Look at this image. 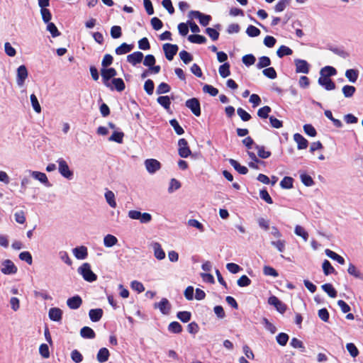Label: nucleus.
<instances>
[{"mask_svg":"<svg viewBox=\"0 0 363 363\" xmlns=\"http://www.w3.org/2000/svg\"><path fill=\"white\" fill-rule=\"evenodd\" d=\"M79 274L82 276L84 279L89 282H93L97 279V276L91 269V266L89 263L82 264L77 269Z\"/></svg>","mask_w":363,"mask_h":363,"instance_id":"f257e3e1","label":"nucleus"},{"mask_svg":"<svg viewBox=\"0 0 363 363\" xmlns=\"http://www.w3.org/2000/svg\"><path fill=\"white\" fill-rule=\"evenodd\" d=\"M101 74L104 84L110 89L113 90V87L111 86L109 81L111 79H113L115 78V77L117 75L116 70L113 67L102 68L101 69Z\"/></svg>","mask_w":363,"mask_h":363,"instance_id":"f03ea898","label":"nucleus"},{"mask_svg":"<svg viewBox=\"0 0 363 363\" xmlns=\"http://www.w3.org/2000/svg\"><path fill=\"white\" fill-rule=\"evenodd\" d=\"M128 217L133 220H139L141 223H148L152 220V216L149 213H141L136 210L129 211Z\"/></svg>","mask_w":363,"mask_h":363,"instance_id":"7ed1b4c3","label":"nucleus"},{"mask_svg":"<svg viewBox=\"0 0 363 363\" xmlns=\"http://www.w3.org/2000/svg\"><path fill=\"white\" fill-rule=\"evenodd\" d=\"M188 17L190 18H194L199 19V23L202 26H208L211 21V16L210 15L204 14L199 11H189Z\"/></svg>","mask_w":363,"mask_h":363,"instance_id":"20e7f679","label":"nucleus"},{"mask_svg":"<svg viewBox=\"0 0 363 363\" xmlns=\"http://www.w3.org/2000/svg\"><path fill=\"white\" fill-rule=\"evenodd\" d=\"M57 162L60 174L67 179H71L73 177V172L69 169L67 162L62 158L58 159Z\"/></svg>","mask_w":363,"mask_h":363,"instance_id":"39448f33","label":"nucleus"},{"mask_svg":"<svg viewBox=\"0 0 363 363\" xmlns=\"http://www.w3.org/2000/svg\"><path fill=\"white\" fill-rule=\"evenodd\" d=\"M178 154L181 157L186 158L191 155V151L186 139H179L178 141Z\"/></svg>","mask_w":363,"mask_h":363,"instance_id":"423d86ee","label":"nucleus"},{"mask_svg":"<svg viewBox=\"0 0 363 363\" xmlns=\"http://www.w3.org/2000/svg\"><path fill=\"white\" fill-rule=\"evenodd\" d=\"M185 105L196 116H199L201 115V104L198 99L191 98L188 99L186 101Z\"/></svg>","mask_w":363,"mask_h":363,"instance_id":"0eeeda50","label":"nucleus"},{"mask_svg":"<svg viewBox=\"0 0 363 363\" xmlns=\"http://www.w3.org/2000/svg\"><path fill=\"white\" fill-rule=\"evenodd\" d=\"M163 50L166 58L171 61L173 60L174 55L177 54L179 47L175 44L165 43L163 45Z\"/></svg>","mask_w":363,"mask_h":363,"instance_id":"6e6552de","label":"nucleus"},{"mask_svg":"<svg viewBox=\"0 0 363 363\" xmlns=\"http://www.w3.org/2000/svg\"><path fill=\"white\" fill-rule=\"evenodd\" d=\"M268 303L269 305L274 306L277 311L280 313L283 314L286 312L287 309V306L285 303L281 301L277 296H271L268 298Z\"/></svg>","mask_w":363,"mask_h":363,"instance_id":"1a4fd4ad","label":"nucleus"},{"mask_svg":"<svg viewBox=\"0 0 363 363\" xmlns=\"http://www.w3.org/2000/svg\"><path fill=\"white\" fill-rule=\"evenodd\" d=\"M171 308L172 306L166 298H162L160 302L154 303V308H158L163 315H168Z\"/></svg>","mask_w":363,"mask_h":363,"instance_id":"9d476101","label":"nucleus"},{"mask_svg":"<svg viewBox=\"0 0 363 363\" xmlns=\"http://www.w3.org/2000/svg\"><path fill=\"white\" fill-rule=\"evenodd\" d=\"M28 75V69L25 65H21L17 69L16 83L18 86H22Z\"/></svg>","mask_w":363,"mask_h":363,"instance_id":"9b49d317","label":"nucleus"},{"mask_svg":"<svg viewBox=\"0 0 363 363\" xmlns=\"http://www.w3.org/2000/svg\"><path fill=\"white\" fill-rule=\"evenodd\" d=\"M144 164L150 174H154L161 168L160 162L155 159H147L145 160Z\"/></svg>","mask_w":363,"mask_h":363,"instance_id":"f8f14e48","label":"nucleus"},{"mask_svg":"<svg viewBox=\"0 0 363 363\" xmlns=\"http://www.w3.org/2000/svg\"><path fill=\"white\" fill-rule=\"evenodd\" d=\"M1 272L4 274H14L17 272V267L10 259H5L2 262Z\"/></svg>","mask_w":363,"mask_h":363,"instance_id":"ddd939ff","label":"nucleus"},{"mask_svg":"<svg viewBox=\"0 0 363 363\" xmlns=\"http://www.w3.org/2000/svg\"><path fill=\"white\" fill-rule=\"evenodd\" d=\"M294 64L296 65V73L308 74L309 72V64L306 60L301 59H295Z\"/></svg>","mask_w":363,"mask_h":363,"instance_id":"4468645a","label":"nucleus"},{"mask_svg":"<svg viewBox=\"0 0 363 363\" xmlns=\"http://www.w3.org/2000/svg\"><path fill=\"white\" fill-rule=\"evenodd\" d=\"M29 172L35 179L38 180L48 187L51 186V184L49 182L47 175L45 173L31 170H30Z\"/></svg>","mask_w":363,"mask_h":363,"instance_id":"2eb2a0df","label":"nucleus"},{"mask_svg":"<svg viewBox=\"0 0 363 363\" xmlns=\"http://www.w3.org/2000/svg\"><path fill=\"white\" fill-rule=\"evenodd\" d=\"M318 82L320 86H323L328 91L333 90L336 87L335 82L330 78L321 75L319 77Z\"/></svg>","mask_w":363,"mask_h":363,"instance_id":"dca6fc26","label":"nucleus"},{"mask_svg":"<svg viewBox=\"0 0 363 363\" xmlns=\"http://www.w3.org/2000/svg\"><path fill=\"white\" fill-rule=\"evenodd\" d=\"M82 304V299L79 295H75L67 300V305L70 309H78Z\"/></svg>","mask_w":363,"mask_h":363,"instance_id":"f3484780","label":"nucleus"},{"mask_svg":"<svg viewBox=\"0 0 363 363\" xmlns=\"http://www.w3.org/2000/svg\"><path fill=\"white\" fill-rule=\"evenodd\" d=\"M143 57V54L141 52H134L127 56V61L133 66H135L142 62Z\"/></svg>","mask_w":363,"mask_h":363,"instance_id":"a211bd4d","label":"nucleus"},{"mask_svg":"<svg viewBox=\"0 0 363 363\" xmlns=\"http://www.w3.org/2000/svg\"><path fill=\"white\" fill-rule=\"evenodd\" d=\"M48 316L51 320L60 322L62 318V311L59 308H51L49 310Z\"/></svg>","mask_w":363,"mask_h":363,"instance_id":"6ab92c4d","label":"nucleus"},{"mask_svg":"<svg viewBox=\"0 0 363 363\" xmlns=\"http://www.w3.org/2000/svg\"><path fill=\"white\" fill-rule=\"evenodd\" d=\"M152 247L154 251V256L155 257L156 259H157L158 260H162L165 258V252L159 242H152Z\"/></svg>","mask_w":363,"mask_h":363,"instance_id":"aec40b11","label":"nucleus"},{"mask_svg":"<svg viewBox=\"0 0 363 363\" xmlns=\"http://www.w3.org/2000/svg\"><path fill=\"white\" fill-rule=\"evenodd\" d=\"M294 140L297 143V148L298 150H303L307 148L308 142L302 135L299 133H295L294 135Z\"/></svg>","mask_w":363,"mask_h":363,"instance_id":"412c9836","label":"nucleus"},{"mask_svg":"<svg viewBox=\"0 0 363 363\" xmlns=\"http://www.w3.org/2000/svg\"><path fill=\"white\" fill-rule=\"evenodd\" d=\"M73 254L78 259H84L88 256L87 247L85 246L77 247L73 249Z\"/></svg>","mask_w":363,"mask_h":363,"instance_id":"4be33fe9","label":"nucleus"},{"mask_svg":"<svg viewBox=\"0 0 363 363\" xmlns=\"http://www.w3.org/2000/svg\"><path fill=\"white\" fill-rule=\"evenodd\" d=\"M247 155L249 156V157L251 159V162H249L248 165L250 167L252 168V169H259V167L257 165V164H264V162L259 160L257 156L256 155L252 152H250L248 151L247 152Z\"/></svg>","mask_w":363,"mask_h":363,"instance_id":"5701e85b","label":"nucleus"},{"mask_svg":"<svg viewBox=\"0 0 363 363\" xmlns=\"http://www.w3.org/2000/svg\"><path fill=\"white\" fill-rule=\"evenodd\" d=\"M228 162L230 165L233 167V168L240 174H246L248 172V169L245 166H242L237 160L234 159H229Z\"/></svg>","mask_w":363,"mask_h":363,"instance_id":"b1692460","label":"nucleus"},{"mask_svg":"<svg viewBox=\"0 0 363 363\" xmlns=\"http://www.w3.org/2000/svg\"><path fill=\"white\" fill-rule=\"evenodd\" d=\"M133 49V45H129L126 43H123L120 46L116 48L115 52L116 55H121L130 52Z\"/></svg>","mask_w":363,"mask_h":363,"instance_id":"393cba45","label":"nucleus"},{"mask_svg":"<svg viewBox=\"0 0 363 363\" xmlns=\"http://www.w3.org/2000/svg\"><path fill=\"white\" fill-rule=\"evenodd\" d=\"M80 335L83 338L94 339L96 337V333L90 327L84 326L80 330Z\"/></svg>","mask_w":363,"mask_h":363,"instance_id":"a878e982","label":"nucleus"},{"mask_svg":"<svg viewBox=\"0 0 363 363\" xmlns=\"http://www.w3.org/2000/svg\"><path fill=\"white\" fill-rule=\"evenodd\" d=\"M110 353L106 347H102L99 350L96 355V359L99 362L103 363L108 359Z\"/></svg>","mask_w":363,"mask_h":363,"instance_id":"bb28decb","label":"nucleus"},{"mask_svg":"<svg viewBox=\"0 0 363 363\" xmlns=\"http://www.w3.org/2000/svg\"><path fill=\"white\" fill-rule=\"evenodd\" d=\"M345 77L351 83H355L359 77V70L356 69H349L345 72Z\"/></svg>","mask_w":363,"mask_h":363,"instance_id":"cd10ccee","label":"nucleus"},{"mask_svg":"<svg viewBox=\"0 0 363 363\" xmlns=\"http://www.w3.org/2000/svg\"><path fill=\"white\" fill-rule=\"evenodd\" d=\"M89 315L91 321L98 322L103 315V310L101 308L91 309Z\"/></svg>","mask_w":363,"mask_h":363,"instance_id":"c85d7f7f","label":"nucleus"},{"mask_svg":"<svg viewBox=\"0 0 363 363\" xmlns=\"http://www.w3.org/2000/svg\"><path fill=\"white\" fill-rule=\"evenodd\" d=\"M111 83L113 89H116L117 91L121 92L125 88V83L121 78H113L111 80Z\"/></svg>","mask_w":363,"mask_h":363,"instance_id":"c756f323","label":"nucleus"},{"mask_svg":"<svg viewBox=\"0 0 363 363\" xmlns=\"http://www.w3.org/2000/svg\"><path fill=\"white\" fill-rule=\"evenodd\" d=\"M325 252V255L328 257H330V259H332L333 260L337 261L339 264H345V259L342 257H341L340 255H339L338 254H337L336 252H335L329 249H326Z\"/></svg>","mask_w":363,"mask_h":363,"instance_id":"7c9ffc66","label":"nucleus"},{"mask_svg":"<svg viewBox=\"0 0 363 363\" xmlns=\"http://www.w3.org/2000/svg\"><path fill=\"white\" fill-rule=\"evenodd\" d=\"M157 103L161 105L165 110L169 111L170 108L171 101L169 96H160L157 99Z\"/></svg>","mask_w":363,"mask_h":363,"instance_id":"2f4dec72","label":"nucleus"},{"mask_svg":"<svg viewBox=\"0 0 363 363\" xmlns=\"http://www.w3.org/2000/svg\"><path fill=\"white\" fill-rule=\"evenodd\" d=\"M321 76L330 78L337 74L336 69L331 66H325L320 69Z\"/></svg>","mask_w":363,"mask_h":363,"instance_id":"473e14b6","label":"nucleus"},{"mask_svg":"<svg viewBox=\"0 0 363 363\" xmlns=\"http://www.w3.org/2000/svg\"><path fill=\"white\" fill-rule=\"evenodd\" d=\"M188 40L192 43L203 44L206 42V38L203 35L193 34L188 36Z\"/></svg>","mask_w":363,"mask_h":363,"instance_id":"72a5a7b5","label":"nucleus"},{"mask_svg":"<svg viewBox=\"0 0 363 363\" xmlns=\"http://www.w3.org/2000/svg\"><path fill=\"white\" fill-rule=\"evenodd\" d=\"M117 242V238L111 234L106 235L104 238V244L106 247H111L113 245H116Z\"/></svg>","mask_w":363,"mask_h":363,"instance_id":"f704fd0d","label":"nucleus"},{"mask_svg":"<svg viewBox=\"0 0 363 363\" xmlns=\"http://www.w3.org/2000/svg\"><path fill=\"white\" fill-rule=\"evenodd\" d=\"M321 288L330 297L335 298L337 296V291L331 284H324Z\"/></svg>","mask_w":363,"mask_h":363,"instance_id":"c9c22d12","label":"nucleus"},{"mask_svg":"<svg viewBox=\"0 0 363 363\" xmlns=\"http://www.w3.org/2000/svg\"><path fill=\"white\" fill-rule=\"evenodd\" d=\"M255 148L257 150V155L262 159H267L271 156L270 151H266L262 145H255Z\"/></svg>","mask_w":363,"mask_h":363,"instance_id":"e433bc0d","label":"nucleus"},{"mask_svg":"<svg viewBox=\"0 0 363 363\" xmlns=\"http://www.w3.org/2000/svg\"><path fill=\"white\" fill-rule=\"evenodd\" d=\"M168 330L170 333L179 334L182 332V326L179 322L173 321L169 324Z\"/></svg>","mask_w":363,"mask_h":363,"instance_id":"4c0bfd02","label":"nucleus"},{"mask_svg":"<svg viewBox=\"0 0 363 363\" xmlns=\"http://www.w3.org/2000/svg\"><path fill=\"white\" fill-rule=\"evenodd\" d=\"M292 53L293 50L286 45H281L277 51V55L280 58L286 55H291Z\"/></svg>","mask_w":363,"mask_h":363,"instance_id":"58836bf2","label":"nucleus"},{"mask_svg":"<svg viewBox=\"0 0 363 363\" xmlns=\"http://www.w3.org/2000/svg\"><path fill=\"white\" fill-rule=\"evenodd\" d=\"M218 72L221 77L226 78L228 77L230 74V64L228 62L223 63L219 67Z\"/></svg>","mask_w":363,"mask_h":363,"instance_id":"ea45409f","label":"nucleus"},{"mask_svg":"<svg viewBox=\"0 0 363 363\" xmlns=\"http://www.w3.org/2000/svg\"><path fill=\"white\" fill-rule=\"evenodd\" d=\"M347 272L349 274L354 277L355 278H358L359 279H363L362 274L357 269V267L352 263L349 264Z\"/></svg>","mask_w":363,"mask_h":363,"instance_id":"a19ab883","label":"nucleus"},{"mask_svg":"<svg viewBox=\"0 0 363 363\" xmlns=\"http://www.w3.org/2000/svg\"><path fill=\"white\" fill-rule=\"evenodd\" d=\"M271 65V60L269 57L262 56L259 58V61L256 65L257 69H262L264 67H267Z\"/></svg>","mask_w":363,"mask_h":363,"instance_id":"79ce46f5","label":"nucleus"},{"mask_svg":"<svg viewBox=\"0 0 363 363\" xmlns=\"http://www.w3.org/2000/svg\"><path fill=\"white\" fill-rule=\"evenodd\" d=\"M294 233L296 235L301 237L304 241L308 240V233L302 226L297 225L295 227Z\"/></svg>","mask_w":363,"mask_h":363,"instance_id":"37998d69","label":"nucleus"},{"mask_svg":"<svg viewBox=\"0 0 363 363\" xmlns=\"http://www.w3.org/2000/svg\"><path fill=\"white\" fill-rule=\"evenodd\" d=\"M294 179L291 177H284L280 182L282 189H289L293 187Z\"/></svg>","mask_w":363,"mask_h":363,"instance_id":"c03bdc74","label":"nucleus"},{"mask_svg":"<svg viewBox=\"0 0 363 363\" xmlns=\"http://www.w3.org/2000/svg\"><path fill=\"white\" fill-rule=\"evenodd\" d=\"M105 198H106V202L108 203V205L111 207L115 208L116 206V202L115 201V195L113 191H109V190L106 191Z\"/></svg>","mask_w":363,"mask_h":363,"instance_id":"a18cd8bd","label":"nucleus"},{"mask_svg":"<svg viewBox=\"0 0 363 363\" xmlns=\"http://www.w3.org/2000/svg\"><path fill=\"white\" fill-rule=\"evenodd\" d=\"M325 275L328 276L335 272V269L328 259H325L322 264Z\"/></svg>","mask_w":363,"mask_h":363,"instance_id":"49530a36","label":"nucleus"},{"mask_svg":"<svg viewBox=\"0 0 363 363\" xmlns=\"http://www.w3.org/2000/svg\"><path fill=\"white\" fill-rule=\"evenodd\" d=\"M123 137L124 133L123 132L114 131L109 137L108 140L113 141L117 143H122Z\"/></svg>","mask_w":363,"mask_h":363,"instance_id":"de8ad7c7","label":"nucleus"},{"mask_svg":"<svg viewBox=\"0 0 363 363\" xmlns=\"http://www.w3.org/2000/svg\"><path fill=\"white\" fill-rule=\"evenodd\" d=\"M329 50L332 51L334 54L340 56L343 59H346L349 57V53L342 48H340L337 47H330Z\"/></svg>","mask_w":363,"mask_h":363,"instance_id":"09e8293b","label":"nucleus"},{"mask_svg":"<svg viewBox=\"0 0 363 363\" xmlns=\"http://www.w3.org/2000/svg\"><path fill=\"white\" fill-rule=\"evenodd\" d=\"M342 93L346 98L352 97L356 91V88L351 85H345L342 89Z\"/></svg>","mask_w":363,"mask_h":363,"instance_id":"8fccbe9b","label":"nucleus"},{"mask_svg":"<svg viewBox=\"0 0 363 363\" xmlns=\"http://www.w3.org/2000/svg\"><path fill=\"white\" fill-rule=\"evenodd\" d=\"M170 89L171 87L168 84L165 82H162L157 86L156 89V94L158 95L166 94L169 92Z\"/></svg>","mask_w":363,"mask_h":363,"instance_id":"3c124183","label":"nucleus"},{"mask_svg":"<svg viewBox=\"0 0 363 363\" xmlns=\"http://www.w3.org/2000/svg\"><path fill=\"white\" fill-rule=\"evenodd\" d=\"M291 0H279L274 6L276 12L283 11L289 5Z\"/></svg>","mask_w":363,"mask_h":363,"instance_id":"603ef678","label":"nucleus"},{"mask_svg":"<svg viewBox=\"0 0 363 363\" xmlns=\"http://www.w3.org/2000/svg\"><path fill=\"white\" fill-rule=\"evenodd\" d=\"M262 73L263 74L269 78V79H274L277 78V72L276 70L274 69V67H267L265 68L263 71H262Z\"/></svg>","mask_w":363,"mask_h":363,"instance_id":"864d4df0","label":"nucleus"},{"mask_svg":"<svg viewBox=\"0 0 363 363\" xmlns=\"http://www.w3.org/2000/svg\"><path fill=\"white\" fill-rule=\"evenodd\" d=\"M271 111L272 108L269 106H264L257 111V116L261 118H267Z\"/></svg>","mask_w":363,"mask_h":363,"instance_id":"5fc2aeb1","label":"nucleus"},{"mask_svg":"<svg viewBox=\"0 0 363 363\" xmlns=\"http://www.w3.org/2000/svg\"><path fill=\"white\" fill-rule=\"evenodd\" d=\"M289 339V336L285 333H280L276 337L277 342L281 346H285Z\"/></svg>","mask_w":363,"mask_h":363,"instance_id":"6e6d98bb","label":"nucleus"},{"mask_svg":"<svg viewBox=\"0 0 363 363\" xmlns=\"http://www.w3.org/2000/svg\"><path fill=\"white\" fill-rule=\"evenodd\" d=\"M177 317L183 323H188L191 318V313L189 311H179L177 314Z\"/></svg>","mask_w":363,"mask_h":363,"instance_id":"4d7b16f0","label":"nucleus"},{"mask_svg":"<svg viewBox=\"0 0 363 363\" xmlns=\"http://www.w3.org/2000/svg\"><path fill=\"white\" fill-rule=\"evenodd\" d=\"M30 99L33 110L36 113H40L41 112V106L38 102L36 96L34 94H33L30 95Z\"/></svg>","mask_w":363,"mask_h":363,"instance_id":"13d9d810","label":"nucleus"},{"mask_svg":"<svg viewBox=\"0 0 363 363\" xmlns=\"http://www.w3.org/2000/svg\"><path fill=\"white\" fill-rule=\"evenodd\" d=\"M170 125L173 127L174 131L177 135H182L184 133L183 128L179 124L177 119L173 118L169 121Z\"/></svg>","mask_w":363,"mask_h":363,"instance_id":"bf43d9fd","label":"nucleus"},{"mask_svg":"<svg viewBox=\"0 0 363 363\" xmlns=\"http://www.w3.org/2000/svg\"><path fill=\"white\" fill-rule=\"evenodd\" d=\"M179 57L183 62L186 65L190 63L193 60L192 55L186 50H182L179 52Z\"/></svg>","mask_w":363,"mask_h":363,"instance_id":"052dcab7","label":"nucleus"},{"mask_svg":"<svg viewBox=\"0 0 363 363\" xmlns=\"http://www.w3.org/2000/svg\"><path fill=\"white\" fill-rule=\"evenodd\" d=\"M242 61L246 66L249 67L255 64L256 58L252 54H247L242 57Z\"/></svg>","mask_w":363,"mask_h":363,"instance_id":"680f3d73","label":"nucleus"},{"mask_svg":"<svg viewBox=\"0 0 363 363\" xmlns=\"http://www.w3.org/2000/svg\"><path fill=\"white\" fill-rule=\"evenodd\" d=\"M302 183L306 186H311L314 184V181L312 177L306 174H301L300 175Z\"/></svg>","mask_w":363,"mask_h":363,"instance_id":"e2e57ef3","label":"nucleus"},{"mask_svg":"<svg viewBox=\"0 0 363 363\" xmlns=\"http://www.w3.org/2000/svg\"><path fill=\"white\" fill-rule=\"evenodd\" d=\"M203 91L210 94L211 96H216L218 94V89L209 84H205L203 86Z\"/></svg>","mask_w":363,"mask_h":363,"instance_id":"0e129e2a","label":"nucleus"},{"mask_svg":"<svg viewBox=\"0 0 363 363\" xmlns=\"http://www.w3.org/2000/svg\"><path fill=\"white\" fill-rule=\"evenodd\" d=\"M251 282L250 279L246 275L241 276L237 281L238 285L240 287L248 286L251 284Z\"/></svg>","mask_w":363,"mask_h":363,"instance_id":"69168bd1","label":"nucleus"},{"mask_svg":"<svg viewBox=\"0 0 363 363\" xmlns=\"http://www.w3.org/2000/svg\"><path fill=\"white\" fill-rule=\"evenodd\" d=\"M47 30L50 33L52 37L56 38L60 35L55 23L50 22L47 25Z\"/></svg>","mask_w":363,"mask_h":363,"instance_id":"338daca9","label":"nucleus"},{"mask_svg":"<svg viewBox=\"0 0 363 363\" xmlns=\"http://www.w3.org/2000/svg\"><path fill=\"white\" fill-rule=\"evenodd\" d=\"M155 89V84L152 79H147L145 81L144 84V89L148 95L153 94Z\"/></svg>","mask_w":363,"mask_h":363,"instance_id":"774afa93","label":"nucleus"}]
</instances>
